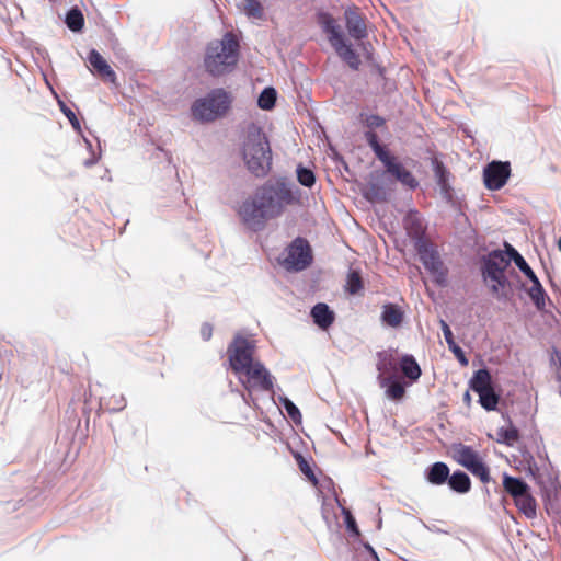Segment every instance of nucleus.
<instances>
[{
    "label": "nucleus",
    "instance_id": "nucleus-1",
    "mask_svg": "<svg viewBox=\"0 0 561 561\" xmlns=\"http://www.w3.org/2000/svg\"><path fill=\"white\" fill-rule=\"evenodd\" d=\"M294 201L291 185L285 182L267 183L247 197L237 213L249 230L257 232L265 228L268 219L278 217L284 207Z\"/></svg>",
    "mask_w": 561,
    "mask_h": 561
},
{
    "label": "nucleus",
    "instance_id": "nucleus-2",
    "mask_svg": "<svg viewBox=\"0 0 561 561\" xmlns=\"http://www.w3.org/2000/svg\"><path fill=\"white\" fill-rule=\"evenodd\" d=\"M378 381L387 398L400 401L405 396V387L416 382L422 370L412 355L394 357L392 353L381 354L378 363Z\"/></svg>",
    "mask_w": 561,
    "mask_h": 561
},
{
    "label": "nucleus",
    "instance_id": "nucleus-3",
    "mask_svg": "<svg viewBox=\"0 0 561 561\" xmlns=\"http://www.w3.org/2000/svg\"><path fill=\"white\" fill-rule=\"evenodd\" d=\"M239 49V39L232 32L210 42L204 58L207 72L216 77L231 72L238 62Z\"/></svg>",
    "mask_w": 561,
    "mask_h": 561
},
{
    "label": "nucleus",
    "instance_id": "nucleus-4",
    "mask_svg": "<svg viewBox=\"0 0 561 561\" xmlns=\"http://www.w3.org/2000/svg\"><path fill=\"white\" fill-rule=\"evenodd\" d=\"M242 156L248 170L255 176H265L271 170L272 149L266 135L259 126H249Z\"/></svg>",
    "mask_w": 561,
    "mask_h": 561
},
{
    "label": "nucleus",
    "instance_id": "nucleus-5",
    "mask_svg": "<svg viewBox=\"0 0 561 561\" xmlns=\"http://www.w3.org/2000/svg\"><path fill=\"white\" fill-rule=\"evenodd\" d=\"M253 353H231L229 364L239 381L249 389L273 391V377Z\"/></svg>",
    "mask_w": 561,
    "mask_h": 561
},
{
    "label": "nucleus",
    "instance_id": "nucleus-6",
    "mask_svg": "<svg viewBox=\"0 0 561 561\" xmlns=\"http://www.w3.org/2000/svg\"><path fill=\"white\" fill-rule=\"evenodd\" d=\"M510 265V259L504 251L494 250L483 256L482 278L492 295L499 300H507L511 294L510 280L505 271Z\"/></svg>",
    "mask_w": 561,
    "mask_h": 561
},
{
    "label": "nucleus",
    "instance_id": "nucleus-7",
    "mask_svg": "<svg viewBox=\"0 0 561 561\" xmlns=\"http://www.w3.org/2000/svg\"><path fill=\"white\" fill-rule=\"evenodd\" d=\"M319 24L327 33L328 39L336 54L343 59L352 69L357 70L360 65V59L357 53L353 49L351 44H347L340 25L335 19L329 13H320L318 15Z\"/></svg>",
    "mask_w": 561,
    "mask_h": 561
},
{
    "label": "nucleus",
    "instance_id": "nucleus-8",
    "mask_svg": "<svg viewBox=\"0 0 561 561\" xmlns=\"http://www.w3.org/2000/svg\"><path fill=\"white\" fill-rule=\"evenodd\" d=\"M230 95L222 89H215L205 98L198 99L192 106L195 118L211 122L222 116L230 106Z\"/></svg>",
    "mask_w": 561,
    "mask_h": 561
},
{
    "label": "nucleus",
    "instance_id": "nucleus-9",
    "mask_svg": "<svg viewBox=\"0 0 561 561\" xmlns=\"http://www.w3.org/2000/svg\"><path fill=\"white\" fill-rule=\"evenodd\" d=\"M450 454L458 465L470 471L482 483L486 484L490 482V469L483 461L479 451L473 447L462 443H455L450 446Z\"/></svg>",
    "mask_w": 561,
    "mask_h": 561
},
{
    "label": "nucleus",
    "instance_id": "nucleus-10",
    "mask_svg": "<svg viewBox=\"0 0 561 561\" xmlns=\"http://www.w3.org/2000/svg\"><path fill=\"white\" fill-rule=\"evenodd\" d=\"M415 250L420 261L426 271L433 276L434 282L439 286L447 284V270L440 260L436 248L423 237L415 240Z\"/></svg>",
    "mask_w": 561,
    "mask_h": 561
},
{
    "label": "nucleus",
    "instance_id": "nucleus-11",
    "mask_svg": "<svg viewBox=\"0 0 561 561\" xmlns=\"http://www.w3.org/2000/svg\"><path fill=\"white\" fill-rule=\"evenodd\" d=\"M312 263V251L308 241L301 237L295 238L284 250L280 265L288 272H300Z\"/></svg>",
    "mask_w": 561,
    "mask_h": 561
},
{
    "label": "nucleus",
    "instance_id": "nucleus-12",
    "mask_svg": "<svg viewBox=\"0 0 561 561\" xmlns=\"http://www.w3.org/2000/svg\"><path fill=\"white\" fill-rule=\"evenodd\" d=\"M511 176V164L505 161H492L483 168V183L490 191L501 190Z\"/></svg>",
    "mask_w": 561,
    "mask_h": 561
},
{
    "label": "nucleus",
    "instance_id": "nucleus-13",
    "mask_svg": "<svg viewBox=\"0 0 561 561\" xmlns=\"http://www.w3.org/2000/svg\"><path fill=\"white\" fill-rule=\"evenodd\" d=\"M380 161L386 168V171L402 185L410 190H415L419 186V182L414 175L390 152L386 154V158L380 159Z\"/></svg>",
    "mask_w": 561,
    "mask_h": 561
},
{
    "label": "nucleus",
    "instance_id": "nucleus-14",
    "mask_svg": "<svg viewBox=\"0 0 561 561\" xmlns=\"http://www.w3.org/2000/svg\"><path fill=\"white\" fill-rule=\"evenodd\" d=\"M345 24L350 36L363 39L367 36L366 25L362 16L353 9L345 10Z\"/></svg>",
    "mask_w": 561,
    "mask_h": 561
},
{
    "label": "nucleus",
    "instance_id": "nucleus-15",
    "mask_svg": "<svg viewBox=\"0 0 561 561\" xmlns=\"http://www.w3.org/2000/svg\"><path fill=\"white\" fill-rule=\"evenodd\" d=\"M88 61L90 65L98 71V73L110 82L116 81V75L107 61L102 57V55L95 50L91 49L88 55Z\"/></svg>",
    "mask_w": 561,
    "mask_h": 561
},
{
    "label": "nucleus",
    "instance_id": "nucleus-16",
    "mask_svg": "<svg viewBox=\"0 0 561 561\" xmlns=\"http://www.w3.org/2000/svg\"><path fill=\"white\" fill-rule=\"evenodd\" d=\"M313 322L321 329L329 328L334 321V313L324 302L314 305L310 312Z\"/></svg>",
    "mask_w": 561,
    "mask_h": 561
},
{
    "label": "nucleus",
    "instance_id": "nucleus-17",
    "mask_svg": "<svg viewBox=\"0 0 561 561\" xmlns=\"http://www.w3.org/2000/svg\"><path fill=\"white\" fill-rule=\"evenodd\" d=\"M503 488L504 491L514 500L522 496L530 488L529 485L519 478L512 477L507 473L503 474Z\"/></svg>",
    "mask_w": 561,
    "mask_h": 561
},
{
    "label": "nucleus",
    "instance_id": "nucleus-18",
    "mask_svg": "<svg viewBox=\"0 0 561 561\" xmlns=\"http://www.w3.org/2000/svg\"><path fill=\"white\" fill-rule=\"evenodd\" d=\"M449 467L442 461L433 463L426 472L427 481L434 485H442L446 483L449 479Z\"/></svg>",
    "mask_w": 561,
    "mask_h": 561
},
{
    "label": "nucleus",
    "instance_id": "nucleus-19",
    "mask_svg": "<svg viewBox=\"0 0 561 561\" xmlns=\"http://www.w3.org/2000/svg\"><path fill=\"white\" fill-rule=\"evenodd\" d=\"M515 506L518 511L524 514L527 518H534L537 515V502L533 494L530 493V489L525 492L522 496H518L514 500Z\"/></svg>",
    "mask_w": 561,
    "mask_h": 561
},
{
    "label": "nucleus",
    "instance_id": "nucleus-20",
    "mask_svg": "<svg viewBox=\"0 0 561 561\" xmlns=\"http://www.w3.org/2000/svg\"><path fill=\"white\" fill-rule=\"evenodd\" d=\"M403 320V312L394 304H386L382 307L381 321L392 328L399 327Z\"/></svg>",
    "mask_w": 561,
    "mask_h": 561
},
{
    "label": "nucleus",
    "instance_id": "nucleus-21",
    "mask_svg": "<svg viewBox=\"0 0 561 561\" xmlns=\"http://www.w3.org/2000/svg\"><path fill=\"white\" fill-rule=\"evenodd\" d=\"M449 488L457 493H467L471 489V480L463 471H455L448 479Z\"/></svg>",
    "mask_w": 561,
    "mask_h": 561
},
{
    "label": "nucleus",
    "instance_id": "nucleus-22",
    "mask_svg": "<svg viewBox=\"0 0 561 561\" xmlns=\"http://www.w3.org/2000/svg\"><path fill=\"white\" fill-rule=\"evenodd\" d=\"M529 298L536 306L538 310H543L546 307V298L547 294L539 280V278H536L535 280H531V286L526 289Z\"/></svg>",
    "mask_w": 561,
    "mask_h": 561
},
{
    "label": "nucleus",
    "instance_id": "nucleus-23",
    "mask_svg": "<svg viewBox=\"0 0 561 561\" xmlns=\"http://www.w3.org/2000/svg\"><path fill=\"white\" fill-rule=\"evenodd\" d=\"M470 388L477 393L492 388L490 373L486 369H479L470 380Z\"/></svg>",
    "mask_w": 561,
    "mask_h": 561
},
{
    "label": "nucleus",
    "instance_id": "nucleus-24",
    "mask_svg": "<svg viewBox=\"0 0 561 561\" xmlns=\"http://www.w3.org/2000/svg\"><path fill=\"white\" fill-rule=\"evenodd\" d=\"M255 340L252 335L237 334L227 351H254Z\"/></svg>",
    "mask_w": 561,
    "mask_h": 561
},
{
    "label": "nucleus",
    "instance_id": "nucleus-25",
    "mask_svg": "<svg viewBox=\"0 0 561 561\" xmlns=\"http://www.w3.org/2000/svg\"><path fill=\"white\" fill-rule=\"evenodd\" d=\"M404 227L410 234L421 237L423 233V224L417 210H410L404 218Z\"/></svg>",
    "mask_w": 561,
    "mask_h": 561
},
{
    "label": "nucleus",
    "instance_id": "nucleus-26",
    "mask_svg": "<svg viewBox=\"0 0 561 561\" xmlns=\"http://www.w3.org/2000/svg\"><path fill=\"white\" fill-rule=\"evenodd\" d=\"M65 22L72 32H80L84 26L83 14L78 8L68 11Z\"/></svg>",
    "mask_w": 561,
    "mask_h": 561
},
{
    "label": "nucleus",
    "instance_id": "nucleus-27",
    "mask_svg": "<svg viewBox=\"0 0 561 561\" xmlns=\"http://www.w3.org/2000/svg\"><path fill=\"white\" fill-rule=\"evenodd\" d=\"M276 90L272 87H267L263 89V91L260 93L257 105L262 110H271L274 107L276 102Z\"/></svg>",
    "mask_w": 561,
    "mask_h": 561
},
{
    "label": "nucleus",
    "instance_id": "nucleus-28",
    "mask_svg": "<svg viewBox=\"0 0 561 561\" xmlns=\"http://www.w3.org/2000/svg\"><path fill=\"white\" fill-rule=\"evenodd\" d=\"M479 394L480 404L488 411H493L496 409L499 403V396L495 393L493 388H490Z\"/></svg>",
    "mask_w": 561,
    "mask_h": 561
},
{
    "label": "nucleus",
    "instance_id": "nucleus-29",
    "mask_svg": "<svg viewBox=\"0 0 561 561\" xmlns=\"http://www.w3.org/2000/svg\"><path fill=\"white\" fill-rule=\"evenodd\" d=\"M499 442L504 443L507 446H513L519 438L518 430L514 425L508 427H501L497 431Z\"/></svg>",
    "mask_w": 561,
    "mask_h": 561
},
{
    "label": "nucleus",
    "instance_id": "nucleus-30",
    "mask_svg": "<svg viewBox=\"0 0 561 561\" xmlns=\"http://www.w3.org/2000/svg\"><path fill=\"white\" fill-rule=\"evenodd\" d=\"M365 138L369 145V147L371 148V150L374 151V153L376 154V157L380 160L382 158H386V154L389 153V151L380 145L379 140H378V136L375 131L373 130H368L365 133Z\"/></svg>",
    "mask_w": 561,
    "mask_h": 561
},
{
    "label": "nucleus",
    "instance_id": "nucleus-31",
    "mask_svg": "<svg viewBox=\"0 0 561 561\" xmlns=\"http://www.w3.org/2000/svg\"><path fill=\"white\" fill-rule=\"evenodd\" d=\"M345 289L351 295H356L363 289V280L357 271L352 270L347 274Z\"/></svg>",
    "mask_w": 561,
    "mask_h": 561
},
{
    "label": "nucleus",
    "instance_id": "nucleus-32",
    "mask_svg": "<svg viewBox=\"0 0 561 561\" xmlns=\"http://www.w3.org/2000/svg\"><path fill=\"white\" fill-rule=\"evenodd\" d=\"M243 10L249 18L261 19L263 15L262 5L257 0H245Z\"/></svg>",
    "mask_w": 561,
    "mask_h": 561
},
{
    "label": "nucleus",
    "instance_id": "nucleus-33",
    "mask_svg": "<svg viewBox=\"0 0 561 561\" xmlns=\"http://www.w3.org/2000/svg\"><path fill=\"white\" fill-rule=\"evenodd\" d=\"M84 142L87 145V148L90 152V158L85 159L83 161V165L87 167V168H90L94 164L98 163L100 157H101V146L100 144L96 145V148L94 149L93 148V145L91 144L90 140H88L87 138H84Z\"/></svg>",
    "mask_w": 561,
    "mask_h": 561
},
{
    "label": "nucleus",
    "instance_id": "nucleus-34",
    "mask_svg": "<svg viewBox=\"0 0 561 561\" xmlns=\"http://www.w3.org/2000/svg\"><path fill=\"white\" fill-rule=\"evenodd\" d=\"M297 178L299 183L307 187H311L316 182L313 172L310 169L304 167L297 168Z\"/></svg>",
    "mask_w": 561,
    "mask_h": 561
},
{
    "label": "nucleus",
    "instance_id": "nucleus-35",
    "mask_svg": "<svg viewBox=\"0 0 561 561\" xmlns=\"http://www.w3.org/2000/svg\"><path fill=\"white\" fill-rule=\"evenodd\" d=\"M58 105L60 107V111L62 112V114L69 119L71 126L73 127L75 130L77 131H80L81 130V126H80V122L79 119L77 118L75 112L69 108L66 103L61 100H58Z\"/></svg>",
    "mask_w": 561,
    "mask_h": 561
},
{
    "label": "nucleus",
    "instance_id": "nucleus-36",
    "mask_svg": "<svg viewBox=\"0 0 561 561\" xmlns=\"http://www.w3.org/2000/svg\"><path fill=\"white\" fill-rule=\"evenodd\" d=\"M366 195H367V197H369L371 199L385 201L387 197V192L379 184L369 183L367 186Z\"/></svg>",
    "mask_w": 561,
    "mask_h": 561
},
{
    "label": "nucleus",
    "instance_id": "nucleus-37",
    "mask_svg": "<svg viewBox=\"0 0 561 561\" xmlns=\"http://www.w3.org/2000/svg\"><path fill=\"white\" fill-rule=\"evenodd\" d=\"M280 402L286 410L287 414L294 422H299L301 419V413L299 409L295 405V403L288 398H280Z\"/></svg>",
    "mask_w": 561,
    "mask_h": 561
},
{
    "label": "nucleus",
    "instance_id": "nucleus-38",
    "mask_svg": "<svg viewBox=\"0 0 561 561\" xmlns=\"http://www.w3.org/2000/svg\"><path fill=\"white\" fill-rule=\"evenodd\" d=\"M515 265L519 268V271L522 273H524L528 277V279L530 282L538 278L537 275L534 273V271L531 270V267L528 265V263L526 262V260L523 256L516 257Z\"/></svg>",
    "mask_w": 561,
    "mask_h": 561
},
{
    "label": "nucleus",
    "instance_id": "nucleus-39",
    "mask_svg": "<svg viewBox=\"0 0 561 561\" xmlns=\"http://www.w3.org/2000/svg\"><path fill=\"white\" fill-rule=\"evenodd\" d=\"M298 465H299V469L301 470V472L305 476H307L311 481L317 482L316 476H314L310 465L301 456L298 459Z\"/></svg>",
    "mask_w": 561,
    "mask_h": 561
},
{
    "label": "nucleus",
    "instance_id": "nucleus-40",
    "mask_svg": "<svg viewBox=\"0 0 561 561\" xmlns=\"http://www.w3.org/2000/svg\"><path fill=\"white\" fill-rule=\"evenodd\" d=\"M366 126L370 129L381 127L385 124V119L379 115H368L366 117Z\"/></svg>",
    "mask_w": 561,
    "mask_h": 561
},
{
    "label": "nucleus",
    "instance_id": "nucleus-41",
    "mask_svg": "<svg viewBox=\"0 0 561 561\" xmlns=\"http://www.w3.org/2000/svg\"><path fill=\"white\" fill-rule=\"evenodd\" d=\"M443 329H444V334H445V339L449 345V350L450 351H462L453 340V333L450 331V329L448 328V325L443 322Z\"/></svg>",
    "mask_w": 561,
    "mask_h": 561
},
{
    "label": "nucleus",
    "instance_id": "nucleus-42",
    "mask_svg": "<svg viewBox=\"0 0 561 561\" xmlns=\"http://www.w3.org/2000/svg\"><path fill=\"white\" fill-rule=\"evenodd\" d=\"M504 245H505L504 253H505L506 257L510 259V262L513 261L514 263H516V257L522 256V254L510 243L505 242Z\"/></svg>",
    "mask_w": 561,
    "mask_h": 561
},
{
    "label": "nucleus",
    "instance_id": "nucleus-43",
    "mask_svg": "<svg viewBox=\"0 0 561 561\" xmlns=\"http://www.w3.org/2000/svg\"><path fill=\"white\" fill-rule=\"evenodd\" d=\"M551 363L556 367V378H561V353H552Z\"/></svg>",
    "mask_w": 561,
    "mask_h": 561
},
{
    "label": "nucleus",
    "instance_id": "nucleus-44",
    "mask_svg": "<svg viewBox=\"0 0 561 561\" xmlns=\"http://www.w3.org/2000/svg\"><path fill=\"white\" fill-rule=\"evenodd\" d=\"M213 335V327L209 323H204L201 328V336L203 340L208 341Z\"/></svg>",
    "mask_w": 561,
    "mask_h": 561
},
{
    "label": "nucleus",
    "instance_id": "nucleus-45",
    "mask_svg": "<svg viewBox=\"0 0 561 561\" xmlns=\"http://www.w3.org/2000/svg\"><path fill=\"white\" fill-rule=\"evenodd\" d=\"M466 353H455V355L457 356L458 360L466 365L468 363L466 356H465Z\"/></svg>",
    "mask_w": 561,
    "mask_h": 561
},
{
    "label": "nucleus",
    "instance_id": "nucleus-46",
    "mask_svg": "<svg viewBox=\"0 0 561 561\" xmlns=\"http://www.w3.org/2000/svg\"><path fill=\"white\" fill-rule=\"evenodd\" d=\"M465 398H466V400H469V399H470V396H469V392H468V391L466 392Z\"/></svg>",
    "mask_w": 561,
    "mask_h": 561
},
{
    "label": "nucleus",
    "instance_id": "nucleus-47",
    "mask_svg": "<svg viewBox=\"0 0 561 561\" xmlns=\"http://www.w3.org/2000/svg\"><path fill=\"white\" fill-rule=\"evenodd\" d=\"M559 249L561 251V237H560V241H559Z\"/></svg>",
    "mask_w": 561,
    "mask_h": 561
}]
</instances>
